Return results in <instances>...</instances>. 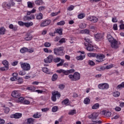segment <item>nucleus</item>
<instances>
[{"label": "nucleus", "mask_w": 124, "mask_h": 124, "mask_svg": "<svg viewBox=\"0 0 124 124\" xmlns=\"http://www.w3.org/2000/svg\"><path fill=\"white\" fill-rule=\"evenodd\" d=\"M64 47L63 46H61L59 48H55L54 49V54L56 55V56H63L64 55V52L63 50Z\"/></svg>", "instance_id": "obj_1"}, {"label": "nucleus", "mask_w": 124, "mask_h": 124, "mask_svg": "<svg viewBox=\"0 0 124 124\" xmlns=\"http://www.w3.org/2000/svg\"><path fill=\"white\" fill-rule=\"evenodd\" d=\"M15 5V2L13 1V0H10L9 2H4L2 3V6L3 8H8L10 9L11 7Z\"/></svg>", "instance_id": "obj_2"}, {"label": "nucleus", "mask_w": 124, "mask_h": 124, "mask_svg": "<svg viewBox=\"0 0 124 124\" xmlns=\"http://www.w3.org/2000/svg\"><path fill=\"white\" fill-rule=\"evenodd\" d=\"M68 77L72 81H78V80L80 79V75L79 73L75 72L73 75H69Z\"/></svg>", "instance_id": "obj_3"}, {"label": "nucleus", "mask_w": 124, "mask_h": 124, "mask_svg": "<svg viewBox=\"0 0 124 124\" xmlns=\"http://www.w3.org/2000/svg\"><path fill=\"white\" fill-rule=\"evenodd\" d=\"M97 117H98V113H96V112H94L92 114H91L89 116V119H92V121L93 123H101V121H95V120L96 119V118H97Z\"/></svg>", "instance_id": "obj_4"}, {"label": "nucleus", "mask_w": 124, "mask_h": 124, "mask_svg": "<svg viewBox=\"0 0 124 124\" xmlns=\"http://www.w3.org/2000/svg\"><path fill=\"white\" fill-rule=\"evenodd\" d=\"M20 64L21 68L25 71H28L31 69V65L29 63L20 62Z\"/></svg>", "instance_id": "obj_5"}, {"label": "nucleus", "mask_w": 124, "mask_h": 124, "mask_svg": "<svg viewBox=\"0 0 124 124\" xmlns=\"http://www.w3.org/2000/svg\"><path fill=\"white\" fill-rule=\"evenodd\" d=\"M95 57L96 59H97V60H95L97 62H102L103 59L105 58V55L101 54H96Z\"/></svg>", "instance_id": "obj_6"}, {"label": "nucleus", "mask_w": 124, "mask_h": 124, "mask_svg": "<svg viewBox=\"0 0 124 124\" xmlns=\"http://www.w3.org/2000/svg\"><path fill=\"white\" fill-rule=\"evenodd\" d=\"M98 88L100 90H108L109 89V84L107 83H100L98 84Z\"/></svg>", "instance_id": "obj_7"}, {"label": "nucleus", "mask_w": 124, "mask_h": 124, "mask_svg": "<svg viewBox=\"0 0 124 124\" xmlns=\"http://www.w3.org/2000/svg\"><path fill=\"white\" fill-rule=\"evenodd\" d=\"M96 41H101L104 38V35L102 33H97L94 35Z\"/></svg>", "instance_id": "obj_8"}, {"label": "nucleus", "mask_w": 124, "mask_h": 124, "mask_svg": "<svg viewBox=\"0 0 124 124\" xmlns=\"http://www.w3.org/2000/svg\"><path fill=\"white\" fill-rule=\"evenodd\" d=\"M54 59V56L53 55H49L44 60V62L46 63H51Z\"/></svg>", "instance_id": "obj_9"}, {"label": "nucleus", "mask_w": 124, "mask_h": 124, "mask_svg": "<svg viewBox=\"0 0 124 124\" xmlns=\"http://www.w3.org/2000/svg\"><path fill=\"white\" fill-rule=\"evenodd\" d=\"M51 24V20H46L42 22L40 24V27L44 28V27H47Z\"/></svg>", "instance_id": "obj_10"}, {"label": "nucleus", "mask_w": 124, "mask_h": 124, "mask_svg": "<svg viewBox=\"0 0 124 124\" xmlns=\"http://www.w3.org/2000/svg\"><path fill=\"white\" fill-rule=\"evenodd\" d=\"M85 46H88L86 48L87 51H89L90 52H93L94 48H93V46L92 45V44H84Z\"/></svg>", "instance_id": "obj_11"}, {"label": "nucleus", "mask_w": 124, "mask_h": 124, "mask_svg": "<svg viewBox=\"0 0 124 124\" xmlns=\"http://www.w3.org/2000/svg\"><path fill=\"white\" fill-rule=\"evenodd\" d=\"M87 20L90 21L91 22H93V23H96V22L98 21L97 17L94 16H88L87 17Z\"/></svg>", "instance_id": "obj_12"}, {"label": "nucleus", "mask_w": 124, "mask_h": 124, "mask_svg": "<svg viewBox=\"0 0 124 124\" xmlns=\"http://www.w3.org/2000/svg\"><path fill=\"white\" fill-rule=\"evenodd\" d=\"M22 117V114L20 113H16L15 114H12L10 116L11 119H20Z\"/></svg>", "instance_id": "obj_13"}, {"label": "nucleus", "mask_w": 124, "mask_h": 124, "mask_svg": "<svg viewBox=\"0 0 124 124\" xmlns=\"http://www.w3.org/2000/svg\"><path fill=\"white\" fill-rule=\"evenodd\" d=\"M11 95L13 97H15L16 98H18V97L21 96V94L17 91H14L12 93Z\"/></svg>", "instance_id": "obj_14"}, {"label": "nucleus", "mask_w": 124, "mask_h": 124, "mask_svg": "<svg viewBox=\"0 0 124 124\" xmlns=\"http://www.w3.org/2000/svg\"><path fill=\"white\" fill-rule=\"evenodd\" d=\"M111 46L112 48H114V49H117V48H119V46H118V42L117 40H114L112 42H110Z\"/></svg>", "instance_id": "obj_15"}, {"label": "nucleus", "mask_w": 124, "mask_h": 124, "mask_svg": "<svg viewBox=\"0 0 124 124\" xmlns=\"http://www.w3.org/2000/svg\"><path fill=\"white\" fill-rule=\"evenodd\" d=\"M25 40H26V41H29L30 40H31L32 39V36L30 33H27L25 35V37L24 38Z\"/></svg>", "instance_id": "obj_16"}, {"label": "nucleus", "mask_w": 124, "mask_h": 124, "mask_svg": "<svg viewBox=\"0 0 124 124\" xmlns=\"http://www.w3.org/2000/svg\"><path fill=\"white\" fill-rule=\"evenodd\" d=\"M36 19L37 20H42L43 19V14L42 13L36 15Z\"/></svg>", "instance_id": "obj_17"}, {"label": "nucleus", "mask_w": 124, "mask_h": 124, "mask_svg": "<svg viewBox=\"0 0 124 124\" xmlns=\"http://www.w3.org/2000/svg\"><path fill=\"white\" fill-rule=\"evenodd\" d=\"M9 29L13 30V31H16L18 30V27L17 25H13V24H10L9 25Z\"/></svg>", "instance_id": "obj_18"}, {"label": "nucleus", "mask_w": 124, "mask_h": 124, "mask_svg": "<svg viewBox=\"0 0 124 124\" xmlns=\"http://www.w3.org/2000/svg\"><path fill=\"white\" fill-rule=\"evenodd\" d=\"M42 115L39 112H36L35 114L33 115V118L35 119H39V118H41Z\"/></svg>", "instance_id": "obj_19"}, {"label": "nucleus", "mask_w": 124, "mask_h": 124, "mask_svg": "<svg viewBox=\"0 0 124 124\" xmlns=\"http://www.w3.org/2000/svg\"><path fill=\"white\" fill-rule=\"evenodd\" d=\"M42 71L47 74H50V69H48L47 67H43L42 68Z\"/></svg>", "instance_id": "obj_20"}, {"label": "nucleus", "mask_w": 124, "mask_h": 124, "mask_svg": "<svg viewBox=\"0 0 124 124\" xmlns=\"http://www.w3.org/2000/svg\"><path fill=\"white\" fill-rule=\"evenodd\" d=\"M62 104L66 105V106H67L69 105V100L68 98H66L62 101Z\"/></svg>", "instance_id": "obj_21"}, {"label": "nucleus", "mask_w": 124, "mask_h": 124, "mask_svg": "<svg viewBox=\"0 0 124 124\" xmlns=\"http://www.w3.org/2000/svg\"><path fill=\"white\" fill-rule=\"evenodd\" d=\"M80 33L84 34H90V30L89 29L81 30Z\"/></svg>", "instance_id": "obj_22"}, {"label": "nucleus", "mask_w": 124, "mask_h": 124, "mask_svg": "<svg viewBox=\"0 0 124 124\" xmlns=\"http://www.w3.org/2000/svg\"><path fill=\"white\" fill-rule=\"evenodd\" d=\"M35 3L36 5H42V4H43V0H36L35 1Z\"/></svg>", "instance_id": "obj_23"}, {"label": "nucleus", "mask_w": 124, "mask_h": 124, "mask_svg": "<svg viewBox=\"0 0 124 124\" xmlns=\"http://www.w3.org/2000/svg\"><path fill=\"white\" fill-rule=\"evenodd\" d=\"M32 25H33L32 22L24 23V26H25V27H26L27 28H30V27H31Z\"/></svg>", "instance_id": "obj_24"}, {"label": "nucleus", "mask_w": 124, "mask_h": 124, "mask_svg": "<svg viewBox=\"0 0 124 124\" xmlns=\"http://www.w3.org/2000/svg\"><path fill=\"white\" fill-rule=\"evenodd\" d=\"M18 76V73H13V76L14 77H12L10 78L11 81H15L17 78H16Z\"/></svg>", "instance_id": "obj_25"}, {"label": "nucleus", "mask_w": 124, "mask_h": 124, "mask_svg": "<svg viewBox=\"0 0 124 124\" xmlns=\"http://www.w3.org/2000/svg\"><path fill=\"white\" fill-rule=\"evenodd\" d=\"M112 95H113L114 97H119V96H120V92L119 91H114L112 93Z\"/></svg>", "instance_id": "obj_26"}, {"label": "nucleus", "mask_w": 124, "mask_h": 124, "mask_svg": "<svg viewBox=\"0 0 124 124\" xmlns=\"http://www.w3.org/2000/svg\"><path fill=\"white\" fill-rule=\"evenodd\" d=\"M107 37L109 42L111 43L115 40V39H114V38H113V37H112L111 35L110 34H108Z\"/></svg>", "instance_id": "obj_27"}, {"label": "nucleus", "mask_w": 124, "mask_h": 124, "mask_svg": "<svg viewBox=\"0 0 124 124\" xmlns=\"http://www.w3.org/2000/svg\"><path fill=\"white\" fill-rule=\"evenodd\" d=\"M20 53H22V54H24V53L28 52V48L25 47H22L20 49Z\"/></svg>", "instance_id": "obj_28"}, {"label": "nucleus", "mask_w": 124, "mask_h": 124, "mask_svg": "<svg viewBox=\"0 0 124 124\" xmlns=\"http://www.w3.org/2000/svg\"><path fill=\"white\" fill-rule=\"evenodd\" d=\"M2 64L4 65V66H7V67H9V62L7 60H4L2 62Z\"/></svg>", "instance_id": "obj_29"}, {"label": "nucleus", "mask_w": 124, "mask_h": 124, "mask_svg": "<svg viewBox=\"0 0 124 124\" xmlns=\"http://www.w3.org/2000/svg\"><path fill=\"white\" fill-rule=\"evenodd\" d=\"M6 31V30L4 27L0 28V34H4Z\"/></svg>", "instance_id": "obj_30"}, {"label": "nucleus", "mask_w": 124, "mask_h": 124, "mask_svg": "<svg viewBox=\"0 0 124 124\" xmlns=\"http://www.w3.org/2000/svg\"><path fill=\"white\" fill-rule=\"evenodd\" d=\"M59 43L57 44V45H61V44H62V43H65V38H62L60 41H59Z\"/></svg>", "instance_id": "obj_31"}, {"label": "nucleus", "mask_w": 124, "mask_h": 124, "mask_svg": "<svg viewBox=\"0 0 124 124\" xmlns=\"http://www.w3.org/2000/svg\"><path fill=\"white\" fill-rule=\"evenodd\" d=\"M51 79L53 82L56 81L58 79V75L57 74H53Z\"/></svg>", "instance_id": "obj_32"}, {"label": "nucleus", "mask_w": 124, "mask_h": 124, "mask_svg": "<svg viewBox=\"0 0 124 124\" xmlns=\"http://www.w3.org/2000/svg\"><path fill=\"white\" fill-rule=\"evenodd\" d=\"M84 40L87 42L85 44H92V40H90L89 38H85Z\"/></svg>", "instance_id": "obj_33"}, {"label": "nucleus", "mask_w": 124, "mask_h": 124, "mask_svg": "<svg viewBox=\"0 0 124 124\" xmlns=\"http://www.w3.org/2000/svg\"><path fill=\"white\" fill-rule=\"evenodd\" d=\"M124 88V82H122L121 84H119L116 87L117 90H120V89H123Z\"/></svg>", "instance_id": "obj_34"}, {"label": "nucleus", "mask_w": 124, "mask_h": 124, "mask_svg": "<svg viewBox=\"0 0 124 124\" xmlns=\"http://www.w3.org/2000/svg\"><path fill=\"white\" fill-rule=\"evenodd\" d=\"M55 33H58L60 35H62V29H57L55 31Z\"/></svg>", "instance_id": "obj_35"}, {"label": "nucleus", "mask_w": 124, "mask_h": 124, "mask_svg": "<svg viewBox=\"0 0 124 124\" xmlns=\"http://www.w3.org/2000/svg\"><path fill=\"white\" fill-rule=\"evenodd\" d=\"M99 106H100L99 104L96 103L92 106V109H98V108H99Z\"/></svg>", "instance_id": "obj_36"}, {"label": "nucleus", "mask_w": 124, "mask_h": 124, "mask_svg": "<svg viewBox=\"0 0 124 124\" xmlns=\"http://www.w3.org/2000/svg\"><path fill=\"white\" fill-rule=\"evenodd\" d=\"M88 57H90V58H93L96 57V54L93 53H88L87 54Z\"/></svg>", "instance_id": "obj_37"}, {"label": "nucleus", "mask_w": 124, "mask_h": 124, "mask_svg": "<svg viewBox=\"0 0 124 124\" xmlns=\"http://www.w3.org/2000/svg\"><path fill=\"white\" fill-rule=\"evenodd\" d=\"M27 121L29 124H33L34 119L33 118H29L27 119Z\"/></svg>", "instance_id": "obj_38"}, {"label": "nucleus", "mask_w": 124, "mask_h": 124, "mask_svg": "<svg viewBox=\"0 0 124 124\" xmlns=\"http://www.w3.org/2000/svg\"><path fill=\"white\" fill-rule=\"evenodd\" d=\"M18 74L21 76H24V75H26V72L25 71V70L19 71L18 72Z\"/></svg>", "instance_id": "obj_39"}, {"label": "nucleus", "mask_w": 124, "mask_h": 124, "mask_svg": "<svg viewBox=\"0 0 124 124\" xmlns=\"http://www.w3.org/2000/svg\"><path fill=\"white\" fill-rule=\"evenodd\" d=\"M56 94H54V93H52V96L51 97V100L52 101H56L57 100V96H56Z\"/></svg>", "instance_id": "obj_40"}, {"label": "nucleus", "mask_w": 124, "mask_h": 124, "mask_svg": "<svg viewBox=\"0 0 124 124\" xmlns=\"http://www.w3.org/2000/svg\"><path fill=\"white\" fill-rule=\"evenodd\" d=\"M8 69H9V67L7 66H4L0 68V70H1V71H5V70H8Z\"/></svg>", "instance_id": "obj_41"}, {"label": "nucleus", "mask_w": 124, "mask_h": 124, "mask_svg": "<svg viewBox=\"0 0 124 124\" xmlns=\"http://www.w3.org/2000/svg\"><path fill=\"white\" fill-rule=\"evenodd\" d=\"M104 115L106 117H110L112 115V113L110 111H106Z\"/></svg>", "instance_id": "obj_42"}, {"label": "nucleus", "mask_w": 124, "mask_h": 124, "mask_svg": "<svg viewBox=\"0 0 124 124\" xmlns=\"http://www.w3.org/2000/svg\"><path fill=\"white\" fill-rule=\"evenodd\" d=\"M61 13V11H59L57 12H56V13H52L51 14H50V16H51L52 17H54L55 16H57V15H58V14Z\"/></svg>", "instance_id": "obj_43"}, {"label": "nucleus", "mask_w": 124, "mask_h": 124, "mask_svg": "<svg viewBox=\"0 0 124 124\" xmlns=\"http://www.w3.org/2000/svg\"><path fill=\"white\" fill-rule=\"evenodd\" d=\"M90 101V98H86L84 100V104H89Z\"/></svg>", "instance_id": "obj_44"}, {"label": "nucleus", "mask_w": 124, "mask_h": 124, "mask_svg": "<svg viewBox=\"0 0 124 124\" xmlns=\"http://www.w3.org/2000/svg\"><path fill=\"white\" fill-rule=\"evenodd\" d=\"M75 114H76V110L75 109H73L69 112V115H71L72 116L75 115Z\"/></svg>", "instance_id": "obj_45"}, {"label": "nucleus", "mask_w": 124, "mask_h": 124, "mask_svg": "<svg viewBox=\"0 0 124 124\" xmlns=\"http://www.w3.org/2000/svg\"><path fill=\"white\" fill-rule=\"evenodd\" d=\"M65 24V22H64V21L62 20L61 21H60L59 22H58L57 23V25L58 26H63V25H64Z\"/></svg>", "instance_id": "obj_46"}, {"label": "nucleus", "mask_w": 124, "mask_h": 124, "mask_svg": "<svg viewBox=\"0 0 124 124\" xmlns=\"http://www.w3.org/2000/svg\"><path fill=\"white\" fill-rule=\"evenodd\" d=\"M88 63L89 65H91L92 66H93V65H95V63L93 61L89 60L88 62Z\"/></svg>", "instance_id": "obj_47"}, {"label": "nucleus", "mask_w": 124, "mask_h": 124, "mask_svg": "<svg viewBox=\"0 0 124 124\" xmlns=\"http://www.w3.org/2000/svg\"><path fill=\"white\" fill-rule=\"evenodd\" d=\"M24 82V80H23V78H19L17 79V84H22V83Z\"/></svg>", "instance_id": "obj_48"}, {"label": "nucleus", "mask_w": 124, "mask_h": 124, "mask_svg": "<svg viewBox=\"0 0 124 124\" xmlns=\"http://www.w3.org/2000/svg\"><path fill=\"white\" fill-rule=\"evenodd\" d=\"M77 61H83V60H84V56L80 55L79 56H78L76 58Z\"/></svg>", "instance_id": "obj_49"}, {"label": "nucleus", "mask_w": 124, "mask_h": 124, "mask_svg": "<svg viewBox=\"0 0 124 124\" xmlns=\"http://www.w3.org/2000/svg\"><path fill=\"white\" fill-rule=\"evenodd\" d=\"M58 109H59L58 107L54 106L52 108V111L55 113V112H57V111H58Z\"/></svg>", "instance_id": "obj_50"}, {"label": "nucleus", "mask_w": 124, "mask_h": 124, "mask_svg": "<svg viewBox=\"0 0 124 124\" xmlns=\"http://www.w3.org/2000/svg\"><path fill=\"white\" fill-rule=\"evenodd\" d=\"M85 16H86V15H85V14H79L78 15V19H83V18H84Z\"/></svg>", "instance_id": "obj_51"}, {"label": "nucleus", "mask_w": 124, "mask_h": 124, "mask_svg": "<svg viewBox=\"0 0 124 124\" xmlns=\"http://www.w3.org/2000/svg\"><path fill=\"white\" fill-rule=\"evenodd\" d=\"M63 62H64V60L63 59H62L61 62L57 64V66H58V67L62 66V64H63Z\"/></svg>", "instance_id": "obj_52"}, {"label": "nucleus", "mask_w": 124, "mask_h": 124, "mask_svg": "<svg viewBox=\"0 0 124 124\" xmlns=\"http://www.w3.org/2000/svg\"><path fill=\"white\" fill-rule=\"evenodd\" d=\"M27 4L28 7H29V8H32V7H33V6L32 5V3H31V1L28 2Z\"/></svg>", "instance_id": "obj_53"}, {"label": "nucleus", "mask_w": 124, "mask_h": 124, "mask_svg": "<svg viewBox=\"0 0 124 124\" xmlns=\"http://www.w3.org/2000/svg\"><path fill=\"white\" fill-rule=\"evenodd\" d=\"M61 60L62 59H61V58L57 57L53 60V61L54 62H61Z\"/></svg>", "instance_id": "obj_54"}, {"label": "nucleus", "mask_w": 124, "mask_h": 124, "mask_svg": "<svg viewBox=\"0 0 124 124\" xmlns=\"http://www.w3.org/2000/svg\"><path fill=\"white\" fill-rule=\"evenodd\" d=\"M105 69H106V68L104 66L99 67L96 69V70L99 71H101V70H105Z\"/></svg>", "instance_id": "obj_55"}, {"label": "nucleus", "mask_w": 124, "mask_h": 124, "mask_svg": "<svg viewBox=\"0 0 124 124\" xmlns=\"http://www.w3.org/2000/svg\"><path fill=\"white\" fill-rule=\"evenodd\" d=\"M24 20L25 21H30L31 19V16H26L24 17Z\"/></svg>", "instance_id": "obj_56"}, {"label": "nucleus", "mask_w": 124, "mask_h": 124, "mask_svg": "<svg viewBox=\"0 0 124 124\" xmlns=\"http://www.w3.org/2000/svg\"><path fill=\"white\" fill-rule=\"evenodd\" d=\"M113 66L114 65L112 64H110L106 66V69H110V68H112Z\"/></svg>", "instance_id": "obj_57"}, {"label": "nucleus", "mask_w": 124, "mask_h": 124, "mask_svg": "<svg viewBox=\"0 0 124 124\" xmlns=\"http://www.w3.org/2000/svg\"><path fill=\"white\" fill-rule=\"evenodd\" d=\"M24 101V97H19L17 99V102H23Z\"/></svg>", "instance_id": "obj_58"}, {"label": "nucleus", "mask_w": 124, "mask_h": 124, "mask_svg": "<svg viewBox=\"0 0 124 124\" xmlns=\"http://www.w3.org/2000/svg\"><path fill=\"white\" fill-rule=\"evenodd\" d=\"M73 9H74V6L73 5H71L67 8L68 11H71L72 10H73Z\"/></svg>", "instance_id": "obj_59"}, {"label": "nucleus", "mask_w": 124, "mask_h": 124, "mask_svg": "<svg viewBox=\"0 0 124 124\" xmlns=\"http://www.w3.org/2000/svg\"><path fill=\"white\" fill-rule=\"evenodd\" d=\"M58 87H59V89H60V90H63L65 86L63 84H60Z\"/></svg>", "instance_id": "obj_60"}, {"label": "nucleus", "mask_w": 124, "mask_h": 124, "mask_svg": "<svg viewBox=\"0 0 124 124\" xmlns=\"http://www.w3.org/2000/svg\"><path fill=\"white\" fill-rule=\"evenodd\" d=\"M44 46H45V47H50L51 44L50 43H48V42H46L44 44Z\"/></svg>", "instance_id": "obj_61"}, {"label": "nucleus", "mask_w": 124, "mask_h": 124, "mask_svg": "<svg viewBox=\"0 0 124 124\" xmlns=\"http://www.w3.org/2000/svg\"><path fill=\"white\" fill-rule=\"evenodd\" d=\"M18 25H19V26H21L22 27L25 26V22H23V21H18Z\"/></svg>", "instance_id": "obj_62"}, {"label": "nucleus", "mask_w": 124, "mask_h": 124, "mask_svg": "<svg viewBox=\"0 0 124 124\" xmlns=\"http://www.w3.org/2000/svg\"><path fill=\"white\" fill-rule=\"evenodd\" d=\"M4 112L6 114H8V113H9L10 109H9V108H5L4 109Z\"/></svg>", "instance_id": "obj_63"}, {"label": "nucleus", "mask_w": 124, "mask_h": 124, "mask_svg": "<svg viewBox=\"0 0 124 124\" xmlns=\"http://www.w3.org/2000/svg\"><path fill=\"white\" fill-rule=\"evenodd\" d=\"M46 7L45 6H41L39 7V11H42L43 10H44L45 9Z\"/></svg>", "instance_id": "obj_64"}]
</instances>
